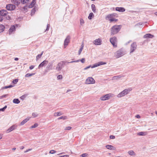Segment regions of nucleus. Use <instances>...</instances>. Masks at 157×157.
Returning a JSON list of instances; mask_svg holds the SVG:
<instances>
[{
  "instance_id": "c03bdc74",
  "label": "nucleus",
  "mask_w": 157,
  "mask_h": 157,
  "mask_svg": "<svg viewBox=\"0 0 157 157\" xmlns=\"http://www.w3.org/2000/svg\"><path fill=\"white\" fill-rule=\"evenodd\" d=\"M113 17H118L117 14L116 13H113L112 14H110Z\"/></svg>"
},
{
  "instance_id": "bb28decb",
  "label": "nucleus",
  "mask_w": 157,
  "mask_h": 157,
  "mask_svg": "<svg viewBox=\"0 0 157 157\" xmlns=\"http://www.w3.org/2000/svg\"><path fill=\"white\" fill-rule=\"evenodd\" d=\"M91 7L94 13H96V11L95 5L94 4H92L91 5Z\"/></svg>"
},
{
  "instance_id": "4c0bfd02",
  "label": "nucleus",
  "mask_w": 157,
  "mask_h": 157,
  "mask_svg": "<svg viewBox=\"0 0 157 157\" xmlns=\"http://www.w3.org/2000/svg\"><path fill=\"white\" fill-rule=\"evenodd\" d=\"M84 23V20L82 18H80V24L82 26Z\"/></svg>"
},
{
  "instance_id": "680f3d73",
  "label": "nucleus",
  "mask_w": 157,
  "mask_h": 157,
  "mask_svg": "<svg viewBox=\"0 0 157 157\" xmlns=\"http://www.w3.org/2000/svg\"><path fill=\"white\" fill-rule=\"evenodd\" d=\"M3 19V17L2 16H0V21H2V20Z\"/></svg>"
},
{
  "instance_id": "3c124183",
  "label": "nucleus",
  "mask_w": 157,
  "mask_h": 157,
  "mask_svg": "<svg viewBox=\"0 0 157 157\" xmlns=\"http://www.w3.org/2000/svg\"><path fill=\"white\" fill-rule=\"evenodd\" d=\"M50 25L49 24H47V28H46V30L45 31V32L49 30V29L50 28Z\"/></svg>"
},
{
  "instance_id": "ea45409f",
  "label": "nucleus",
  "mask_w": 157,
  "mask_h": 157,
  "mask_svg": "<svg viewBox=\"0 0 157 157\" xmlns=\"http://www.w3.org/2000/svg\"><path fill=\"white\" fill-rule=\"evenodd\" d=\"M35 11H36V10H35V8H33V9L31 11V15L32 16L34 15V13H35Z\"/></svg>"
},
{
  "instance_id": "72a5a7b5",
  "label": "nucleus",
  "mask_w": 157,
  "mask_h": 157,
  "mask_svg": "<svg viewBox=\"0 0 157 157\" xmlns=\"http://www.w3.org/2000/svg\"><path fill=\"white\" fill-rule=\"evenodd\" d=\"M83 47H84V45L83 44H82L81 45V47H80L79 50L78 51V55H80V54H81V53L83 49Z\"/></svg>"
},
{
  "instance_id": "338daca9",
  "label": "nucleus",
  "mask_w": 157,
  "mask_h": 157,
  "mask_svg": "<svg viewBox=\"0 0 157 157\" xmlns=\"http://www.w3.org/2000/svg\"><path fill=\"white\" fill-rule=\"evenodd\" d=\"M2 138V136L0 134V140Z\"/></svg>"
},
{
  "instance_id": "473e14b6",
  "label": "nucleus",
  "mask_w": 157,
  "mask_h": 157,
  "mask_svg": "<svg viewBox=\"0 0 157 157\" xmlns=\"http://www.w3.org/2000/svg\"><path fill=\"white\" fill-rule=\"evenodd\" d=\"M128 153L130 155H135L136 154L134 152L132 151L131 150L128 152Z\"/></svg>"
},
{
  "instance_id": "a878e982",
  "label": "nucleus",
  "mask_w": 157,
  "mask_h": 157,
  "mask_svg": "<svg viewBox=\"0 0 157 157\" xmlns=\"http://www.w3.org/2000/svg\"><path fill=\"white\" fill-rule=\"evenodd\" d=\"M29 120V119L28 118H26L25 119H24L21 122L20 124V125H24Z\"/></svg>"
},
{
  "instance_id": "7c9ffc66",
  "label": "nucleus",
  "mask_w": 157,
  "mask_h": 157,
  "mask_svg": "<svg viewBox=\"0 0 157 157\" xmlns=\"http://www.w3.org/2000/svg\"><path fill=\"white\" fill-rule=\"evenodd\" d=\"M21 1V2L23 4H28L29 0H20Z\"/></svg>"
},
{
  "instance_id": "b1692460",
  "label": "nucleus",
  "mask_w": 157,
  "mask_h": 157,
  "mask_svg": "<svg viewBox=\"0 0 157 157\" xmlns=\"http://www.w3.org/2000/svg\"><path fill=\"white\" fill-rule=\"evenodd\" d=\"M124 77V75H117L113 76V79L114 80H118L120 78H121V77Z\"/></svg>"
},
{
  "instance_id": "a19ab883",
  "label": "nucleus",
  "mask_w": 157,
  "mask_h": 157,
  "mask_svg": "<svg viewBox=\"0 0 157 157\" xmlns=\"http://www.w3.org/2000/svg\"><path fill=\"white\" fill-rule=\"evenodd\" d=\"M38 124L36 123H35L32 126L30 127V128H34L36 127H37L38 126Z\"/></svg>"
},
{
  "instance_id": "f257e3e1",
  "label": "nucleus",
  "mask_w": 157,
  "mask_h": 157,
  "mask_svg": "<svg viewBox=\"0 0 157 157\" xmlns=\"http://www.w3.org/2000/svg\"><path fill=\"white\" fill-rule=\"evenodd\" d=\"M121 28V25H114L111 28V34L114 35L117 33Z\"/></svg>"
},
{
  "instance_id": "e2e57ef3",
  "label": "nucleus",
  "mask_w": 157,
  "mask_h": 157,
  "mask_svg": "<svg viewBox=\"0 0 157 157\" xmlns=\"http://www.w3.org/2000/svg\"><path fill=\"white\" fill-rule=\"evenodd\" d=\"M136 117L137 118H140V116L139 115H137L136 116Z\"/></svg>"
},
{
  "instance_id": "a211bd4d",
  "label": "nucleus",
  "mask_w": 157,
  "mask_h": 157,
  "mask_svg": "<svg viewBox=\"0 0 157 157\" xmlns=\"http://www.w3.org/2000/svg\"><path fill=\"white\" fill-rule=\"evenodd\" d=\"M11 2L15 6H18L20 3V1L19 0H11Z\"/></svg>"
},
{
  "instance_id": "f8f14e48",
  "label": "nucleus",
  "mask_w": 157,
  "mask_h": 157,
  "mask_svg": "<svg viewBox=\"0 0 157 157\" xmlns=\"http://www.w3.org/2000/svg\"><path fill=\"white\" fill-rule=\"evenodd\" d=\"M17 126L14 125L12 126L6 131V133H8L10 132L13 131L17 128Z\"/></svg>"
},
{
  "instance_id": "6e6552de",
  "label": "nucleus",
  "mask_w": 157,
  "mask_h": 157,
  "mask_svg": "<svg viewBox=\"0 0 157 157\" xmlns=\"http://www.w3.org/2000/svg\"><path fill=\"white\" fill-rule=\"evenodd\" d=\"M95 82V80L93 78L89 77L86 80L85 83L86 84H94Z\"/></svg>"
},
{
  "instance_id": "c756f323",
  "label": "nucleus",
  "mask_w": 157,
  "mask_h": 157,
  "mask_svg": "<svg viewBox=\"0 0 157 157\" xmlns=\"http://www.w3.org/2000/svg\"><path fill=\"white\" fill-rule=\"evenodd\" d=\"M147 133L145 132H140L137 133L139 136H145L147 135Z\"/></svg>"
},
{
  "instance_id": "412c9836",
  "label": "nucleus",
  "mask_w": 157,
  "mask_h": 157,
  "mask_svg": "<svg viewBox=\"0 0 157 157\" xmlns=\"http://www.w3.org/2000/svg\"><path fill=\"white\" fill-rule=\"evenodd\" d=\"M15 27L14 25H12L9 30V34H11L15 30Z\"/></svg>"
},
{
  "instance_id": "2eb2a0df",
  "label": "nucleus",
  "mask_w": 157,
  "mask_h": 157,
  "mask_svg": "<svg viewBox=\"0 0 157 157\" xmlns=\"http://www.w3.org/2000/svg\"><path fill=\"white\" fill-rule=\"evenodd\" d=\"M48 61L47 60H44L39 65L38 68H40L41 67H42L47 64L48 63Z\"/></svg>"
},
{
  "instance_id": "8fccbe9b",
  "label": "nucleus",
  "mask_w": 157,
  "mask_h": 157,
  "mask_svg": "<svg viewBox=\"0 0 157 157\" xmlns=\"http://www.w3.org/2000/svg\"><path fill=\"white\" fill-rule=\"evenodd\" d=\"M88 154L87 153H83L81 155V156L82 157H86L88 156Z\"/></svg>"
},
{
  "instance_id": "bf43d9fd",
  "label": "nucleus",
  "mask_w": 157,
  "mask_h": 157,
  "mask_svg": "<svg viewBox=\"0 0 157 157\" xmlns=\"http://www.w3.org/2000/svg\"><path fill=\"white\" fill-rule=\"evenodd\" d=\"M91 67V65H90V66H88V67H86L85 68H84V70H86V69H88L89 68H90V67Z\"/></svg>"
},
{
  "instance_id": "58836bf2",
  "label": "nucleus",
  "mask_w": 157,
  "mask_h": 157,
  "mask_svg": "<svg viewBox=\"0 0 157 157\" xmlns=\"http://www.w3.org/2000/svg\"><path fill=\"white\" fill-rule=\"evenodd\" d=\"M28 8H29V7L27 6H24L23 8V11L25 12H26L28 11Z\"/></svg>"
},
{
  "instance_id": "79ce46f5",
  "label": "nucleus",
  "mask_w": 157,
  "mask_h": 157,
  "mask_svg": "<svg viewBox=\"0 0 157 157\" xmlns=\"http://www.w3.org/2000/svg\"><path fill=\"white\" fill-rule=\"evenodd\" d=\"M62 115V113L60 112H57L55 113V116H59Z\"/></svg>"
},
{
  "instance_id": "13d9d810",
  "label": "nucleus",
  "mask_w": 157,
  "mask_h": 157,
  "mask_svg": "<svg viewBox=\"0 0 157 157\" xmlns=\"http://www.w3.org/2000/svg\"><path fill=\"white\" fill-rule=\"evenodd\" d=\"M34 67V66L33 65H31L29 67V68L30 70H32Z\"/></svg>"
},
{
  "instance_id": "dca6fc26",
  "label": "nucleus",
  "mask_w": 157,
  "mask_h": 157,
  "mask_svg": "<svg viewBox=\"0 0 157 157\" xmlns=\"http://www.w3.org/2000/svg\"><path fill=\"white\" fill-rule=\"evenodd\" d=\"M53 62H49L46 67V69L47 70H52L53 69L52 67L53 66Z\"/></svg>"
},
{
  "instance_id": "37998d69",
  "label": "nucleus",
  "mask_w": 157,
  "mask_h": 157,
  "mask_svg": "<svg viewBox=\"0 0 157 157\" xmlns=\"http://www.w3.org/2000/svg\"><path fill=\"white\" fill-rule=\"evenodd\" d=\"M67 118V117L66 116H62L60 117H59L58 118V120H60V119H63V120H65Z\"/></svg>"
},
{
  "instance_id": "c85d7f7f",
  "label": "nucleus",
  "mask_w": 157,
  "mask_h": 157,
  "mask_svg": "<svg viewBox=\"0 0 157 157\" xmlns=\"http://www.w3.org/2000/svg\"><path fill=\"white\" fill-rule=\"evenodd\" d=\"M5 29V27L2 25H0V33L2 32Z\"/></svg>"
},
{
  "instance_id": "e433bc0d",
  "label": "nucleus",
  "mask_w": 157,
  "mask_h": 157,
  "mask_svg": "<svg viewBox=\"0 0 157 157\" xmlns=\"http://www.w3.org/2000/svg\"><path fill=\"white\" fill-rule=\"evenodd\" d=\"M43 52H41V54L38 55L36 56V59L37 60L39 59L40 58L42 55H43Z\"/></svg>"
},
{
  "instance_id": "de8ad7c7",
  "label": "nucleus",
  "mask_w": 157,
  "mask_h": 157,
  "mask_svg": "<svg viewBox=\"0 0 157 157\" xmlns=\"http://www.w3.org/2000/svg\"><path fill=\"white\" fill-rule=\"evenodd\" d=\"M32 115L33 117H36L38 116V114L36 113H32Z\"/></svg>"
},
{
  "instance_id": "6ab92c4d",
  "label": "nucleus",
  "mask_w": 157,
  "mask_h": 157,
  "mask_svg": "<svg viewBox=\"0 0 157 157\" xmlns=\"http://www.w3.org/2000/svg\"><path fill=\"white\" fill-rule=\"evenodd\" d=\"M85 59L84 58H83L81 59H78L77 60L73 61L71 62H67L68 63H77L79 61H81L82 63H84L85 62Z\"/></svg>"
},
{
  "instance_id": "c9c22d12",
  "label": "nucleus",
  "mask_w": 157,
  "mask_h": 157,
  "mask_svg": "<svg viewBox=\"0 0 157 157\" xmlns=\"http://www.w3.org/2000/svg\"><path fill=\"white\" fill-rule=\"evenodd\" d=\"M13 85H10L8 86H6L3 87H2V89H7V88H10L12 87H13Z\"/></svg>"
},
{
  "instance_id": "f3484780",
  "label": "nucleus",
  "mask_w": 157,
  "mask_h": 157,
  "mask_svg": "<svg viewBox=\"0 0 157 157\" xmlns=\"http://www.w3.org/2000/svg\"><path fill=\"white\" fill-rule=\"evenodd\" d=\"M8 12L6 10H2L0 11V14L2 16H7Z\"/></svg>"
},
{
  "instance_id": "4be33fe9",
  "label": "nucleus",
  "mask_w": 157,
  "mask_h": 157,
  "mask_svg": "<svg viewBox=\"0 0 157 157\" xmlns=\"http://www.w3.org/2000/svg\"><path fill=\"white\" fill-rule=\"evenodd\" d=\"M116 10L119 12H124L125 11V9L122 7H117L116 8Z\"/></svg>"
},
{
  "instance_id": "1a4fd4ad",
  "label": "nucleus",
  "mask_w": 157,
  "mask_h": 157,
  "mask_svg": "<svg viewBox=\"0 0 157 157\" xmlns=\"http://www.w3.org/2000/svg\"><path fill=\"white\" fill-rule=\"evenodd\" d=\"M6 8L8 10H13L16 8L15 5L12 4H8L6 5Z\"/></svg>"
},
{
  "instance_id": "0e129e2a",
  "label": "nucleus",
  "mask_w": 157,
  "mask_h": 157,
  "mask_svg": "<svg viewBox=\"0 0 157 157\" xmlns=\"http://www.w3.org/2000/svg\"><path fill=\"white\" fill-rule=\"evenodd\" d=\"M24 148V147L23 146H22L20 147V148L21 149H23Z\"/></svg>"
},
{
  "instance_id": "864d4df0",
  "label": "nucleus",
  "mask_w": 157,
  "mask_h": 157,
  "mask_svg": "<svg viewBox=\"0 0 157 157\" xmlns=\"http://www.w3.org/2000/svg\"><path fill=\"white\" fill-rule=\"evenodd\" d=\"M5 17H6V19L7 20H10L11 19V17H10V16H9V15H7V16H5Z\"/></svg>"
},
{
  "instance_id": "cd10ccee",
  "label": "nucleus",
  "mask_w": 157,
  "mask_h": 157,
  "mask_svg": "<svg viewBox=\"0 0 157 157\" xmlns=\"http://www.w3.org/2000/svg\"><path fill=\"white\" fill-rule=\"evenodd\" d=\"M13 101V103L15 104H18L20 103V101L18 98H15L14 99Z\"/></svg>"
},
{
  "instance_id": "f03ea898",
  "label": "nucleus",
  "mask_w": 157,
  "mask_h": 157,
  "mask_svg": "<svg viewBox=\"0 0 157 157\" xmlns=\"http://www.w3.org/2000/svg\"><path fill=\"white\" fill-rule=\"evenodd\" d=\"M69 62L67 61H61L59 63L57 64L56 69L57 71H60L64 67V65L66 63Z\"/></svg>"
},
{
  "instance_id": "09e8293b",
  "label": "nucleus",
  "mask_w": 157,
  "mask_h": 157,
  "mask_svg": "<svg viewBox=\"0 0 157 157\" xmlns=\"http://www.w3.org/2000/svg\"><path fill=\"white\" fill-rule=\"evenodd\" d=\"M7 106L6 105H5L4 107L3 108H1L0 109V110L1 111H4L5 109L7 108Z\"/></svg>"
},
{
  "instance_id": "4468645a",
  "label": "nucleus",
  "mask_w": 157,
  "mask_h": 157,
  "mask_svg": "<svg viewBox=\"0 0 157 157\" xmlns=\"http://www.w3.org/2000/svg\"><path fill=\"white\" fill-rule=\"evenodd\" d=\"M94 44L96 45H100L101 44V40L100 38L95 40L93 42Z\"/></svg>"
},
{
  "instance_id": "5701e85b",
  "label": "nucleus",
  "mask_w": 157,
  "mask_h": 157,
  "mask_svg": "<svg viewBox=\"0 0 157 157\" xmlns=\"http://www.w3.org/2000/svg\"><path fill=\"white\" fill-rule=\"evenodd\" d=\"M36 3V0H33L31 3L29 5L28 7L30 8H32L34 6Z\"/></svg>"
},
{
  "instance_id": "0eeeda50",
  "label": "nucleus",
  "mask_w": 157,
  "mask_h": 157,
  "mask_svg": "<svg viewBox=\"0 0 157 157\" xmlns=\"http://www.w3.org/2000/svg\"><path fill=\"white\" fill-rule=\"evenodd\" d=\"M106 19L107 20H109L111 22L113 21L117 22L118 21V19H115V18L113 17L110 14H108L106 16Z\"/></svg>"
},
{
  "instance_id": "603ef678",
  "label": "nucleus",
  "mask_w": 157,
  "mask_h": 157,
  "mask_svg": "<svg viewBox=\"0 0 157 157\" xmlns=\"http://www.w3.org/2000/svg\"><path fill=\"white\" fill-rule=\"evenodd\" d=\"M72 128L70 126H68L67 127L65 128L64 129L65 130H70Z\"/></svg>"
},
{
  "instance_id": "20e7f679",
  "label": "nucleus",
  "mask_w": 157,
  "mask_h": 157,
  "mask_svg": "<svg viewBox=\"0 0 157 157\" xmlns=\"http://www.w3.org/2000/svg\"><path fill=\"white\" fill-rule=\"evenodd\" d=\"M131 90L129 89H126L123 90L118 95L117 97H123L125 95L127 94H128Z\"/></svg>"
},
{
  "instance_id": "774afa93",
  "label": "nucleus",
  "mask_w": 157,
  "mask_h": 157,
  "mask_svg": "<svg viewBox=\"0 0 157 157\" xmlns=\"http://www.w3.org/2000/svg\"><path fill=\"white\" fill-rule=\"evenodd\" d=\"M16 148L14 147V148H13L12 150H16Z\"/></svg>"
},
{
  "instance_id": "2f4dec72",
  "label": "nucleus",
  "mask_w": 157,
  "mask_h": 157,
  "mask_svg": "<svg viewBox=\"0 0 157 157\" xmlns=\"http://www.w3.org/2000/svg\"><path fill=\"white\" fill-rule=\"evenodd\" d=\"M94 17V14L92 13H90L89 14V16L88 17V18L89 20H91Z\"/></svg>"
},
{
  "instance_id": "423d86ee",
  "label": "nucleus",
  "mask_w": 157,
  "mask_h": 157,
  "mask_svg": "<svg viewBox=\"0 0 157 157\" xmlns=\"http://www.w3.org/2000/svg\"><path fill=\"white\" fill-rule=\"evenodd\" d=\"M137 48V45L136 42H133L131 44L130 48V53H131L134 52L136 49Z\"/></svg>"
},
{
  "instance_id": "aec40b11",
  "label": "nucleus",
  "mask_w": 157,
  "mask_h": 157,
  "mask_svg": "<svg viewBox=\"0 0 157 157\" xmlns=\"http://www.w3.org/2000/svg\"><path fill=\"white\" fill-rule=\"evenodd\" d=\"M154 37V35L148 33L145 35L143 37L144 38H152Z\"/></svg>"
},
{
  "instance_id": "052dcab7",
  "label": "nucleus",
  "mask_w": 157,
  "mask_h": 157,
  "mask_svg": "<svg viewBox=\"0 0 157 157\" xmlns=\"http://www.w3.org/2000/svg\"><path fill=\"white\" fill-rule=\"evenodd\" d=\"M31 150H32V149H31V148L27 150L26 151H24V152L25 153L27 152H28L29 151H31Z\"/></svg>"
},
{
  "instance_id": "5fc2aeb1",
  "label": "nucleus",
  "mask_w": 157,
  "mask_h": 157,
  "mask_svg": "<svg viewBox=\"0 0 157 157\" xmlns=\"http://www.w3.org/2000/svg\"><path fill=\"white\" fill-rule=\"evenodd\" d=\"M56 152V151H55V150H51L49 151V153L51 154H53L55 153Z\"/></svg>"
},
{
  "instance_id": "6e6d98bb",
  "label": "nucleus",
  "mask_w": 157,
  "mask_h": 157,
  "mask_svg": "<svg viewBox=\"0 0 157 157\" xmlns=\"http://www.w3.org/2000/svg\"><path fill=\"white\" fill-rule=\"evenodd\" d=\"M57 78L59 79H60L62 78V76L61 75H59L58 77Z\"/></svg>"
},
{
  "instance_id": "7ed1b4c3",
  "label": "nucleus",
  "mask_w": 157,
  "mask_h": 157,
  "mask_svg": "<svg viewBox=\"0 0 157 157\" xmlns=\"http://www.w3.org/2000/svg\"><path fill=\"white\" fill-rule=\"evenodd\" d=\"M125 54L123 49L121 48L117 51L114 54L115 56L117 58H119Z\"/></svg>"
},
{
  "instance_id": "f704fd0d",
  "label": "nucleus",
  "mask_w": 157,
  "mask_h": 157,
  "mask_svg": "<svg viewBox=\"0 0 157 157\" xmlns=\"http://www.w3.org/2000/svg\"><path fill=\"white\" fill-rule=\"evenodd\" d=\"M35 74V73H32L31 74L27 73L25 75V77H28L33 76Z\"/></svg>"
},
{
  "instance_id": "a18cd8bd",
  "label": "nucleus",
  "mask_w": 157,
  "mask_h": 157,
  "mask_svg": "<svg viewBox=\"0 0 157 157\" xmlns=\"http://www.w3.org/2000/svg\"><path fill=\"white\" fill-rule=\"evenodd\" d=\"M8 96V94L3 95L2 96H0V99H2L3 98H6Z\"/></svg>"
},
{
  "instance_id": "69168bd1",
  "label": "nucleus",
  "mask_w": 157,
  "mask_h": 157,
  "mask_svg": "<svg viewBox=\"0 0 157 157\" xmlns=\"http://www.w3.org/2000/svg\"><path fill=\"white\" fill-rule=\"evenodd\" d=\"M18 60V58H15L14 59V60L15 61H17Z\"/></svg>"
},
{
  "instance_id": "9d476101",
  "label": "nucleus",
  "mask_w": 157,
  "mask_h": 157,
  "mask_svg": "<svg viewBox=\"0 0 157 157\" xmlns=\"http://www.w3.org/2000/svg\"><path fill=\"white\" fill-rule=\"evenodd\" d=\"M111 97V94H107L101 97L100 99L102 100H106L109 99Z\"/></svg>"
},
{
  "instance_id": "9b49d317",
  "label": "nucleus",
  "mask_w": 157,
  "mask_h": 157,
  "mask_svg": "<svg viewBox=\"0 0 157 157\" xmlns=\"http://www.w3.org/2000/svg\"><path fill=\"white\" fill-rule=\"evenodd\" d=\"M106 64V63L104 62H99L98 63H96L93 65L91 67L92 68H94L97 67L98 66H100L101 65Z\"/></svg>"
},
{
  "instance_id": "49530a36",
  "label": "nucleus",
  "mask_w": 157,
  "mask_h": 157,
  "mask_svg": "<svg viewBox=\"0 0 157 157\" xmlns=\"http://www.w3.org/2000/svg\"><path fill=\"white\" fill-rule=\"evenodd\" d=\"M18 79H15L14 80H13V83L14 84H16L17 82H18Z\"/></svg>"
},
{
  "instance_id": "4d7b16f0",
  "label": "nucleus",
  "mask_w": 157,
  "mask_h": 157,
  "mask_svg": "<svg viewBox=\"0 0 157 157\" xmlns=\"http://www.w3.org/2000/svg\"><path fill=\"white\" fill-rule=\"evenodd\" d=\"M110 138L111 139H114L115 138V136H114L111 135L110 136Z\"/></svg>"
},
{
  "instance_id": "39448f33",
  "label": "nucleus",
  "mask_w": 157,
  "mask_h": 157,
  "mask_svg": "<svg viewBox=\"0 0 157 157\" xmlns=\"http://www.w3.org/2000/svg\"><path fill=\"white\" fill-rule=\"evenodd\" d=\"M110 41L114 47H116L117 46V39L116 37L114 36L111 38L110 39Z\"/></svg>"
},
{
  "instance_id": "ddd939ff",
  "label": "nucleus",
  "mask_w": 157,
  "mask_h": 157,
  "mask_svg": "<svg viewBox=\"0 0 157 157\" xmlns=\"http://www.w3.org/2000/svg\"><path fill=\"white\" fill-rule=\"evenodd\" d=\"M70 36L68 35L67 36L66 38L65 39L64 41V46H67L70 41Z\"/></svg>"
},
{
  "instance_id": "393cba45",
  "label": "nucleus",
  "mask_w": 157,
  "mask_h": 157,
  "mask_svg": "<svg viewBox=\"0 0 157 157\" xmlns=\"http://www.w3.org/2000/svg\"><path fill=\"white\" fill-rule=\"evenodd\" d=\"M106 147L107 149L110 150H113L115 149V147L113 146L110 145H106Z\"/></svg>"
}]
</instances>
